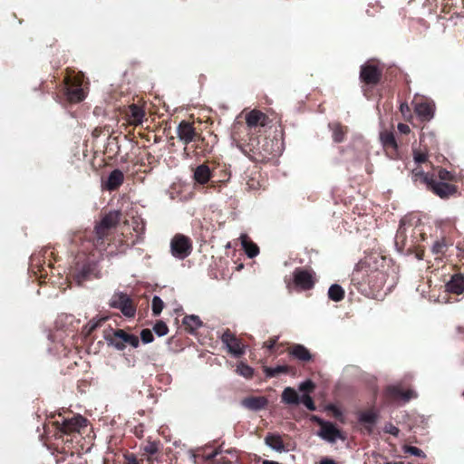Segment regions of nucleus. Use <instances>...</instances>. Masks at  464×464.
<instances>
[{"label": "nucleus", "mask_w": 464, "mask_h": 464, "mask_svg": "<svg viewBox=\"0 0 464 464\" xmlns=\"http://www.w3.org/2000/svg\"><path fill=\"white\" fill-rule=\"evenodd\" d=\"M145 453L154 455L159 450V444L155 441H149L143 448Z\"/></svg>", "instance_id": "obj_37"}, {"label": "nucleus", "mask_w": 464, "mask_h": 464, "mask_svg": "<svg viewBox=\"0 0 464 464\" xmlns=\"http://www.w3.org/2000/svg\"><path fill=\"white\" fill-rule=\"evenodd\" d=\"M300 402H302L310 411L315 410V405L309 394H303L300 398Z\"/></svg>", "instance_id": "obj_35"}, {"label": "nucleus", "mask_w": 464, "mask_h": 464, "mask_svg": "<svg viewBox=\"0 0 464 464\" xmlns=\"http://www.w3.org/2000/svg\"><path fill=\"white\" fill-rule=\"evenodd\" d=\"M171 254L179 259H184L191 253L192 246L190 240L183 236H175L170 243Z\"/></svg>", "instance_id": "obj_2"}, {"label": "nucleus", "mask_w": 464, "mask_h": 464, "mask_svg": "<svg viewBox=\"0 0 464 464\" xmlns=\"http://www.w3.org/2000/svg\"><path fill=\"white\" fill-rule=\"evenodd\" d=\"M87 426V420L80 415L75 416L70 420H64L63 422V431L64 432H73L80 431V430L83 427Z\"/></svg>", "instance_id": "obj_10"}, {"label": "nucleus", "mask_w": 464, "mask_h": 464, "mask_svg": "<svg viewBox=\"0 0 464 464\" xmlns=\"http://www.w3.org/2000/svg\"><path fill=\"white\" fill-rule=\"evenodd\" d=\"M381 140L385 147H391L395 149L397 147L394 136L392 132L390 131H384L382 132L380 135Z\"/></svg>", "instance_id": "obj_27"}, {"label": "nucleus", "mask_w": 464, "mask_h": 464, "mask_svg": "<svg viewBox=\"0 0 464 464\" xmlns=\"http://www.w3.org/2000/svg\"><path fill=\"white\" fill-rule=\"evenodd\" d=\"M384 430L387 433L392 434L394 436H397L399 434V429L392 424H387L384 428Z\"/></svg>", "instance_id": "obj_41"}, {"label": "nucleus", "mask_w": 464, "mask_h": 464, "mask_svg": "<svg viewBox=\"0 0 464 464\" xmlns=\"http://www.w3.org/2000/svg\"><path fill=\"white\" fill-rule=\"evenodd\" d=\"M123 172L120 169H114L110 173L108 179L102 186L105 189L112 191L117 189L123 183Z\"/></svg>", "instance_id": "obj_11"}, {"label": "nucleus", "mask_w": 464, "mask_h": 464, "mask_svg": "<svg viewBox=\"0 0 464 464\" xmlns=\"http://www.w3.org/2000/svg\"><path fill=\"white\" fill-rule=\"evenodd\" d=\"M266 115L260 111L253 110L246 116V121L249 128L256 126H265L266 122Z\"/></svg>", "instance_id": "obj_13"}, {"label": "nucleus", "mask_w": 464, "mask_h": 464, "mask_svg": "<svg viewBox=\"0 0 464 464\" xmlns=\"http://www.w3.org/2000/svg\"><path fill=\"white\" fill-rule=\"evenodd\" d=\"M222 343L234 356H240L245 353V345L230 332L227 331L221 337Z\"/></svg>", "instance_id": "obj_6"}, {"label": "nucleus", "mask_w": 464, "mask_h": 464, "mask_svg": "<svg viewBox=\"0 0 464 464\" xmlns=\"http://www.w3.org/2000/svg\"><path fill=\"white\" fill-rule=\"evenodd\" d=\"M130 121L131 124H141L145 118V111L142 108L136 104H131L130 107Z\"/></svg>", "instance_id": "obj_18"}, {"label": "nucleus", "mask_w": 464, "mask_h": 464, "mask_svg": "<svg viewBox=\"0 0 464 464\" xmlns=\"http://www.w3.org/2000/svg\"><path fill=\"white\" fill-rule=\"evenodd\" d=\"M128 464H139V463H138L137 459L134 457H132V458L129 459Z\"/></svg>", "instance_id": "obj_50"}, {"label": "nucleus", "mask_w": 464, "mask_h": 464, "mask_svg": "<svg viewBox=\"0 0 464 464\" xmlns=\"http://www.w3.org/2000/svg\"><path fill=\"white\" fill-rule=\"evenodd\" d=\"M414 110L418 116L420 117L423 121H430L434 116V105L431 102H416Z\"/></svg>", "instance_id": "obj_12"}, {"label": "nucleus", "mask_w": 464, "mask_h": 464, "mask_svg": "<svg viewBox=\"0 0 464 464\" xmlns=\"http://www.w3.org/2000/svg\"><path fill=\"white\" fill-rule=\"evenodd\" d=\"M152 311L155 315H159L163 309V302L159 296H154L152 299Z\"/></svg>", "instance_id": "obj_33"}, {"label": "nucleus", "mask_w": 464, "mask_h": 464, "mask_svg": "<svg viewBox=\"0 0 464 464\" xmlns=\"http://www.w3.org/2000/svg\"><path fill=\"white\" fill-rule=\"evenodd\" d=\"M218 453H219V451H218V450H215V451H213L212 453L208 454V455L206 457V459H211L215 458Z\"/></svg>", "instance_id": "obj_48"}, {"label": "nucleus", "mask_w": 464, "mask_h": 464, "mask_svg": "<svg viewBox=\"0 0 464 464\" xmlns=\"http://www.w3.org/2000/svg\"><path fill=\"white\" fill-rule=\"evenodd\" d=\"M264 372L266 375V377H275L278 375L279 373L287 372L288 367L285 365L276 366V367H265Z\"/></svg>", "instance_id": "obj_28"}, {"label": "nucleus", "mask_w": 464, "mask_h": 464, "mask_svg": "<svg viewBox=\"0 0 464 464\" xmlns=\"http://www.w3.org/2000/svg\"><path fill=\"white\" fill-rule=\"evenodd\" d=\"M110 305L120 309L125 316L132 317L135 314L130 297L123 293H115L110 300Z\"/></svg>", "instance_id": "obj_3"}, {"label": "nucleus", "mask_w": 464, "mask_h": 464, "mask_svg": "<svg viewBox=\"0 0 464 464\" xmlns=\"http://www.w3.org/2000/svg\"><path fill=\"white\" fill-rule=\"evenodd\" d=\"M343 130L341 126L339 125H335L334 127V140L336 141V142H341L343 140Z\"/></svg>", "instance_id": "obj_38"}, {"label": "nucleus", "mask_w": 464, "mask_h": 464, "mask_svg": "<svg viewBox=\"0 0 464 464\" xmlns=\"http://www.w3.org/2000/svg\"><path fill=\"white\" fill-rule=\"evenodd\" d=\"M446 289L448 292L460 295L464 292V276L460 275H455L447 283Z\"/></svg>", "instance_id": "obj_16"}, {"label": "nucleus", "mask_w": 464, "mask_h": 464, "mask_svg": "<svg viewBox=\"0 0 464 464\" xmlns=\"http://www.w3.org/2000/svg\"><path fill=\"white\" fill-rule=\"evenodd\" d=\"M295 283L303 289H310L314 284L313 274L306 270H296Z\"/></svg>", "instance_id": "obj_9"}, {"label": "nucleus", "mask_w": 464, "mask_h": 464, "mask_svg": "<svg viewBox=\"0 0 464 464\" xmlns=\"http://www.w3.org/2000/svg\"><path fill=\"white\" fill-rule=\"evenodd\" d=\"M290 354L300 361H309L311 354L309 351L302 344H295L290 349Z\"/></svg>", "instance_id": "obj_21"}, {"label": "nucleus", "mask_w": 464, "mask_h": 464, "mask_svg": "<svg viewBox=\"0 0 464 464\" xmlns=\"http://www.w3.org/2000/svg\"><path fill=\"white\" fill-rule=\"evenodd\" d=\"M314 389V384L310 380L301 382L298 386V390L300 392H304V394H308L309 392H313Z\"/></svg>", "instance_id": "obj_34"}, {"label": "nucleus", "mask_w": 464, "mask_h": 464, "mask_svg": "<svg viewBox=\"0 0 464 464\" xmlns=\"http://www.w3.org/2000/svg\"><path fill=\"white\" fill-rule=\"evenodd\" d=\"M153 330L156 333V334H158L159 336L166 335L168 334V331H169L168 330V326L163 322H158L154 325Z\"/></svg>", "instance_id": "obj_36"}, {"label": "nucleus", "mask_w": 464, "mask_h": 464, "mask_svg": "<svg viewBox=\"0 0 464 464\" xmlns=\"http://www.w3.org/2000/svg\"><path fill=\"white\" fill-rule=\"evenodd\" d=\"M185 326L191 332L197 330L201 326V321L197 315L186 316L183 320Z\"/></svg>", "instance_id": "obj_26"}, {"label": "nucleus", "mask_w": 464, "mask_h": 464, "mask_svg": "<svg viewBox=\"0 0 464 464\" xmlns=\"http://www.w3.org/2000/svg\"><path fill=\"white\" fill-rule=\"evenodd\" d=\"M140 338L144 343H150L153 341V334L150 330L144 329L140 333Z\"/></svg>", "instance_id": "obj_39"}, {"label": "nucleus", "mask_w": 464, "mask_h": 464, "mask_svg": "<svg viewBox=\"0 0 464 464\" xmlns=\"http://www.w3.org/2000/svg\"><path fill=\"white\" fill-rule=\"evenodd\" d=\"M276 343V339H273L269 342L265 343L264 347L267 348L268 350H271L275 346Z\"/></svg>", "instance_id": "obj_44"}, {"label": "nucleus", "mask_w": 464, "mask_h": 464, "mask_svg": "<svg viewBox=\"0 0 464 464\" xmlns=\"http://www.w3.org/2000/svg\"><path fill=\"white\" fill-rule=\"evenodd\" d=\"M243 406L252 411H258L263 409L267 404V400L265 397H248L242 401Z\"/></svg>", "instance_id": "obj_17"}, {"label": "nucleus", "mask_w": 464, "mask_h": 464, "mask_svg": "<svg viewBox=\"0 0 464 464\" xmlns=\"http://www.w3.org/2000/svg\"><path fill=\"white\" fill-rule=\"evenodd\" d=\"M177 135L184 144H188L194 140L197 133L191 123L183 121L178 126Z\"/></svg>", "instance_id": "obj_8"}, {"label": "nucleus", "mask_w": 464, "mask_h": 464, "mask_svg": "<svg viewBox=\"0 0 464 464\" xmlns=\"http://www.w3.org/2000/svg\"><path fill=\"white\" fill-rule=\"evenodd\" d=\"M388 393L394 399H402L405 401H408L411 398L414 397V394L412 392H403L399 387L397 386H391L387 390Z\"/></svg>", "instance_id": "obj_24"}, {"label": "nucleus", "mask_w": 464, "mask_h": 464, "mask_svg": "<svg viewBox=\"0 0 464 464\" xmlns=\"http://www.w3.org/2000/svg\"><path fill=\"white\" fill-rule=\"evenodd\" d=\"M241 246L249 258H253L259 254V248L246 234H242L239 237Z\"/></svg>", "instance_id": "obj_14"}, {"label": "nucleus", "mask_w": 464, "mask_h": 464, "mask_svg": "<svg viewBox=\"0 0 464 464\" xmlns=\"http://www.w3.org/2000/svg\"><path fill=\"white\" fill-rule=\"evenodd\" d=\"M413 173H414V175H415V176L422 175V174L420 173V171H419V170H417V169H415V170L413 171Z\"/></svg>", "instance_id": "obj_51"}, {"label": "nucleus", "mask_w": 464, "mask_h": 464, "mask_svg": "<svg viewBox=\"0 0 464 464\" xmlns=\"http://www.w3.org/2000/svg\"><path fill=\"white\" fill-rule=\"evenodd\" d=\"M320 464H336V463L332 459H325L321 460Z\"/></svg>", "instance_id": "obj_49"}, {"label": "nucleus", "mask_w": 464, "mask_h": 464, "mask_svg": "<svg viewBox=\"0 0 464 464\" xmlns=\"http://www.w3.org/2000/svg\"><path fill=\"white\" fill-rule=\"evenodd\" d=\"M439 175L441 179H446L450 178V172H448L444 169L440 170Z\"/></svg>", "instance_id": "obj_45"}, {"label": "nucleus", "mask_w": 464, "mask_h": 464, "mask_svg": "<svg viewBox=\"0 0 464 464\" xmlns=\"http://www.w3.org/2000/svg\"><path fill=\"white\" fill-rule=\"evenodd\" d=\"M423 180L427 183L428 187L440 198H447L456 191L454 186L445 182L430 179L428 176H423Z\"/></svg>", "instance_id": "obj_5"}, {"label": "nucleus", "mask_w": 464, "mask_h": 464, "mask_svg": "<svg viewBox=\"0 0 464 464\" xmlns=\"http://www.w3.org/2000/svg\"><path fill=\"white\" fill-rule=\"evenodd\" d=\"M380 72L373 65H365L362 67L361 78L366 83H376L379 80Z\"/></svg>", "instance_id": "obj_15"}, {"label": "nucleus", "mask_w": 464, "mask_h": 464, "mask_svg": "<svg viewBox=\"0 0 464 464\" xmlns=\"http://www.w3.org/2000/svg\"><path fill=\"white\" fill-rule=\"evenodd\" d=\"M377 420V414L372 411L362 412L359 420L362 423L372 425Z\"/></svg>", "instance_id": "obj_29"}, {"label": "nucleus", "mask_w": 464, "mask_h": 464, "mask_svg": "<svg viewBox=\"0 0 464 464\" xmlns=\"http://www.w3.org/2000/svg\"><path fill=\"white\" fill-rule=\"evenodd\" d=\"M116 336L120 337L124 345L126 346V343L130 344V346L136 348L139 346V338L134 334H130L124 332L123 330H116Z\"/></svg>", "instance_id": "obj_23"}, {"label": "nucleus", "mask_w": 464, "mask_h": 464, "mask_svg": "<svg viewBox=\"0 0 464 464\" xmlns=\"http://www.w3.org/2000/svg\"><path fill=\"white\" fill-rule=\"evenodd\" d=\"M265 442L269 448L277 452L285 450L283 440L277 434H268L265 439Z\"/></svg>", "instance_id": "obj_20"}, {"label": "nucleus", "mask_w": 464, "mask_h": 464, "mask_svg": "<svg viewBox=\"0 0 464 464\" xmlns=\"http://www.w3.org/2000/svg\"><path fill=\"white\" fill-rule=\"evenodd\" d=\"M398 130H400V132H401L403 134H407L410 132V127L403 123L398 124Z\"/></svg>", "instance_id": "obj_43"}, {"label": "nucleus", "mask_w": 464, "mask_h": 464, "mask_svg": "<svg viewBox=\"0 0 464 464\" xmlns=\"http://www.w3.org/2000/svg\"><path fill=\"white\" fill-rule=\"evenodd\" d=\"M413 157H414L415 162L423 163L427 160L428 156H427V153H425V152L414 150Z\"/></svg>", "instance_id": "obj_40"}, {"label": "nucleus", "mask_w": 464, "mask_h": 464, "mask_svg": "<svg viewBox=\"0 0 464 464\" xmlns=\"http://www.w3.org/2000/svg\"><path fill=\"white\" fill-rule=\"evenodd\" d=\"M106 340L109 345L113 346L119 351H122L125 348L123 341L120 337L116 336V331L112 334L111 336H107Z\"/></svg>", "instance_id": "obj_30"}, {"label": "nucleus", "mask_w": 464, "mask_h": 464, "mask_svg": "<svg viewBox=\"0 0 464 464\" xmlns=\"http://www.w3.org/2000/svg\"><path fill=\"white\" fill-rule=\"evenodd\" d=\"M328 409H329V410H331V411H333L334 415L335 417H339V416L341 415V411H340V410H339V409H337L335 406L331 405V406H329V407H328Z\"/></svg>", "instance_id": "obj_46"}, {"label": "nucleus", "mask_w": 464, "mask_h": 464, "mask_svg": "<svg viewBox=\"0 0 464 464\" xmlns=\"http://www.w3.org/2000/svg\"><path fill=\"white\" fill-rule=\"evenodd\" d=\"M393 464H404L402 462H394Z\"/></svg>", "instance_id": "obj_52"}, {"label": "nucleus", "mask_w": 464, "mask_h": 464, "mask_svg": "<svg viewBox=\"0 0 464 464\" xmlns=\"http://www.w3.org/2000/svg\"><path fill=\"white\" fill-rule=\"evenodd\" d=\"M401 111L402 114H405L406 112L410 111L409 106L407 104H401Z\"/></svg>", "instance_id": "obj_47"}, {"label": "nucleus", "mask_w": 464, "mask_h": 464, "mask_svg": "<svg viewBox=\"0 0 464 464\" xmlns=\"http://www.w3.org/2000/svg\"><path fill=\"white\" fill-rule=\"evenodd\" d=\"M210 169L205 165H199L194 171V179L199 184H206L210 179Z\"/></svg>", "instance_id": "obj_19"}, {"label": "nucleus", "mask_w": 464, "mask_h": 464, "mask_svg": "<svg viewBox=\"0 0 464 464\" xmlns=\"http://www.w3.org/2000/svg\"><path fill=\"white\" fill-rule=\"evenodd\" d=\"M82 74H77L73 77L68 76L65 79L67 96L71 102H78L84 99L85 92L82 87Z\"/></svg>", "instance_id": "obj_1"}, {"label": "nucleus", "mask_w": 464, "mask_h": 464, "mask_svg": "<svg viewBox=\"0 0 464 464\" xmlns=\"http://www.w3.org/2000/svg\"><path fill=\"white\" fill-rule=\"evenodd\" d=\"M120 220V214L117 211L110 212L107 214L101 221V223L96 227V234L99 239H102L105 236L106 231L111 227H114Z\"/></svg>", "instance_id": "obj_7"}, {"label": "nucleus", "mask_w": 464, "mask_h": 464, "mask_svg": "<svg viewBox=\"0 0 464 464\" xmlns=\"http://www.w3.org/2000/svg\"><path fill=\"white\" fill-rule=\"evenodd\" d=\"M314 420L321 426L317 435L324 440L334 443L338 439H342L340 430L333 423L322 420L318 417H314Z\"/></svg>", "instance_id": "obj_4"}, {"label": "nucleus", "mask_w": 464, "mask_h": 464, "mask_svg": "<svg viewBox=\"0 0 464 464\" xmlns=\"http://www.w3.org/2000/svg\"><path fill=\"white\" fill-rule=\"evenodd\" d=\"M300 398L296 391L291 387H286L282 392V401L286 404H298Z\"/></svg>", "instance_id": "obj_22"}, {"label": "nucleus", "mask_w": 464, "mask_h": 464, "mask_svg": "<svg viewBox=\"0 0 464 464\" xmlns=\"http://www.w3.org/2000/svg\"><path fill=\"white\" fill-rule=\"evenodd\" d=\"M328 296L334 302L341 301L344 296L343 289L338 285H332L328 290Z\"/></svg>", "instance_id": "obj_25"}, {"label": "nucleus", "mask_w": 464, "mask_h": 464, "mask_svg": "<svg viewBox=\"0 0 464 464\" xmlns=\"http://www.w3.org/2000/svg\"><path fill=\"white\" fill-rule=\"evenodd\" d=\"M104 320H105V318H102V319L98 320L97 322H95L94 320L90 321V323H89V324H88V326H89V331H90V332H91V331H93L96 327H98V326H99L100 323H101V322H102V321H104Z\"/></svg>", "instance_id": "obj_42"}, {"label": "nucleus", "mask_w": 464, "mask_h": 464, "mask_svg": "<svg viewBox=\"0 0 464 464\" xmlns=\"http://www.w3.org/2000/svg\"><path fill=\"white\" fill-rule=\"evenodd\" d=\"M403 451L405 453H409V454L416 456V457L425 458V453L420 449L414 447V446L406 445L403 447Z\"/></svg>", "instance_id": "obj_32"}, {"label": "nucleus", "mask_w": 464, "mask_h": 464, "mask_svg": "<svg viewBox=\"0 0 464 464\" xmlns=\"http://www.w3.org/2000/svg\"><path fill=\"white\" fill-rule=\"evenodd\" d=\"M237 373L248 379L253 376L254 370L247 364L244 362H239L237 366Z\"/></svg>", "instance_id": "obj_31"}]
</instances>
